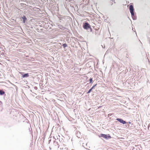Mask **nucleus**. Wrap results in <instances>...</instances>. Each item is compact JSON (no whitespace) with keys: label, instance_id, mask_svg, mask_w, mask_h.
Segmentation results:
<instances>
[{"label":"nucleus","instance_id":"6ab92c4d","mask_svg":"<svg viewBox=\"0 0 150 150\" xmlns=\"http://www.w3.org/2000/svg\"><path fill=\"white\" fill-rule=\"evenodd\" d=\"M1 104H2V102L1 101H0V105Z\"/></svg>","mask_w":150,"mask_h":150},{"label":"nucleus","instance_id":"ddd939ff","mask_svg":"<svg viewBox=\"0 0 150 150\" xmlns=\"http://www.w3.org/2000/svg\"><path fill=\"white\" fill-rule=\"evenodd\" d=\"M93 81V79L92 78H90V79H89V81H90V83H91L92 81Z\"/></svg>","mask_w":150,"mask_h":150},{"label":"nucleus","instance_id":"423d86ee","mask_svg":"<svg viewBox=\"0 0 150 150\" xmlns=\"http://www.w3.org/2000/svg\"><path fill=\"white\" fill-rule=\"evenodd\" d=\"M21 77L23 78H26L29 76L28 73H25L23 74H21Z\"/></svg>","mask_w":150,"mask_h":150},{"label":"nucleus","instance_id":"412c9836","mask_svg":"<svg viewBox=\"0 0 150 150\" xmlns=\"http://www.w3.org/2000/svg\"><path fill=\"white\" fill-rule=\"evenodd\" d=\"M54 142V143H55L56 144H57V142Z\"/></svg>","mask_w":150,"mask_h":150},{"label":"nucleus","instance_id":"a211bd4d","mask_svg":"<svg viewBox=\"0 0 150 150\" xmlns=\"http://www.w3.org/2000/svg\"><path fill=\"white\" fill-rule=\"evenodd\" d=\"M112 2H111V1H110V3L111 4V5H112L113 4V3H112Z\"/></svg>","mask_w":150,"mask_h":150},{"label":"nucleus","instance_id":"9d476101","mask_svg":"<svg viewBox=\"0 0 150 150\" xmlns=\"http://www.w3.org/2000/svg\"><path fill=\"white\" fill-rule=\"evenodd\" d=\"M62 46L64 48H65L67 46V45L66 43H64L62 44Z\"/></svg>","mask_w":150,"mask_h":150},{"label":"nucleus","instance_id":"9b49d317","mask_svg":"<svg viewBox=\"0 0 150 150\" xmlns=\"http://www.w3.org/2000/svg\"><path fill=\"white\" fill-rule=\"evenodd\" d=\"M126 126L127 127H131V125L130 126V125L129 124H128V123H127V124L126 125Z\"/></svg>","mask_w":150,"mask_h":150},{"label":"nucleus","instance_id":"1a4fd4ad","mask_svg":"<svg viewBox=\"0 0 150 150\" xmlns=\"http://www.w3.org/2000/svg\"><path fill=\"white\" fill-rule=\"evenodd\" d=\"M5 94V92L2 90L0 89V95H3Z\"/></svg>","mask_w":150,"mask_h":150},{"label":"nucleus","instance_id":"f03ea898","mask_svg":"<svg viewBox=\"0 0 150 150\" xmlns=\"http://www.w3.org/2000/svg\"><path fill=\"white\" fill-rule=\"evenodd\" d=\"M99 137H103L104 138H105L106 139H110L111 138V136L108 134V135H107L106 134H100V135L99 136Z\"/></svg>","mask_w":150,"mask_h":150},{"label":"nucleus","instance_id":"f257e3e1","mask_svg":"<svg viewBox=\"0 0 150 150\" xmlns=\"http://www.w3.org/2000/svg\"><path fill=\"white\" fill-rule=\"evenodd\" d=\"M83 28L87 30L89 29V31L91 32L92 31V29L91 27V26L88 23L86 22L84 23L83 24Z\"/></svg>","mask_w":150,"mask_h":150},{"label":"nucleus","instance_id":"f8f14e48","mask_svg":"<svg viewBox=\"0 0 150 150\" xmlns=\"http://www.w3.org/2000/svg\"><path fill=\"white\" fill-rule=\"evenodd\" d=\"M92 89L91 88V89H90L88 91V92H87V93H90L91 91H92Z\"/></svg>","mask_w":150,"mask_h":150},{"label":"nucleus","instance_id":"4468645a","mask_svg":"<svg viewBox=\"0 0 150 150\" xmlns=\"http://www.w3.org/2000/svg\"><path fill=\"white\" fill-rule=\"evenodd\" d=\"M97 85V84H96L95 85H93L91 88L93 89Z\"/></svg>","mask_w":150,"mask_h":150},{"label":"nucleus","instance_id":"2eb2a0df","mask_svg":"<svg viewBox=\"0 0 150 150\" xmlns=\"http://www.w3.org/2000/svg\"><path fill=\"white\" fill-rule=\"evenodd\" d=\"M127 123L129 124H129H131V126L132 125V124L131 123V122H127Z\"/></svg>","mask_w":150,"mask_h":150},{"label":"nucleus","instance_id":"39448f33","mask_svg":"<svg viewBox=\"0 0 150 150\" xmlns=\"http://www.w3.org/2000/svg\"><path fill=\"white\" fill-rule=\"evenodd\" d=\"M76 136L78 138H80L81 137V135L80 132L79 131H76Z\"/></svg>","mask_w":150,"mask_h":150},{"label":"nucleus","instance_id":"f3484780","mask_svg":"<svg viewBox=\"0 0 150 150\" xmlns=\"http://www.w3.org/2000/svg\"><path fill=\"white\" fill-rule=\"evenodd\" d=\"M111 1H112V2H114V3H115V0H111Z\"/></svg>","mask_w":150,"mask_h":150},{"label":"nucleus","instance_id":"7ed1b4c3","mask_svg":"<svg viewBox=\"0 0 150 150\" xmlns=\"http://www.w3.org/2000/svg\"><path fill=\"white\" fill-rule=\"evenodd\" d=\"M129 8L131 15H133V13H134V9L133 6L132 5H130Z\"/></svg>","mask_w":150,"mask_h":150},{"label":"nucleus","instance_id":"aec40b11","mask_svg":"<svg viewBox=\"0 0 150 150\" xmlns=\"http://www.w3.org/2000/svg\"><path fill=\"white\" fill-rule=\"evenodd\" d=\"M101 46L103 48H105V46L104 45V47H103V46L102 45H101Z\"/></svg>","mask_w":150,"mask_h":150},{"label":"nucleus","instance_id":"dca6fc26","mask_svg":"<svg viewBox=\"0 0 150 150\" xmlns=\"http://www.w3.org/2000/svg\"><path fill=\"white\" fill-rule=\"evenodd\" d=\"M148 129L149 130H150V125L148 126Z\"/></svg>","mask_w":150,"mask_h":150},{"label":"nucleus","instance_id":"20e7f679","mask_svg":"<svg viewBox=\"0 0 150 150\" xmlns=\"http://www.w3.org/2000/svg\"><path fill=\"white\" fill-rule=\"evenodd\" d=\"M116 120L118 121L120 123H122L123 124H125L126 123V122L124 120L120 118H117L116 119Z\"/></svg>","mask_w":150,"mask_h":150},{"label":"nucleus","instance_id":"6e6552de","mask_svg":"<svg viewBox=\"0 0 150 150\" xmlns=\"http://www.w3.org/2000/svg\"><path fill=\"white\" fill-rule=\"evenodd\" d=\"M22 18L23 19V22L25 23V21L27 20V18L25 16H24L23 17H22Z\"/></svg>","mask_w":150,"mask_h":150},{"label":"nucleus","instance_id":"0eeeda50","mask_svg":"<svg viewBox=\"0 0 150 150\" xmlns=\"http://www.w3.org/2000/svg\"><path fill=\"white\" fill-rule=\"evenodd\" d=\"M133 15H131L132 18L134 20H135L137 19V16L134 14V13H133Z\"/></svg>","mask_w":150,"mask_h":150}]
</instances>
